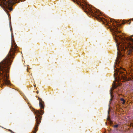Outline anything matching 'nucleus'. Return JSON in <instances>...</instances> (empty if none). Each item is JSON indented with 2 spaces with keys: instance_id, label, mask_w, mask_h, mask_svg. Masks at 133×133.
<instances>
[{
  "instance_id": "f257e3e1",
  "label": "nucleus",
  "mask_w": 133,
  "mask_h": 133,
  "mask_svg": "<svg viewBox=\"0 0 133 133\" xmlns=\"http://www.w3.org/2000/svg\"><path fill=\"white\" fill-rule=\"evenodd\" d=\"M118 50L117 57L115 60L114 65L115 73L114 75L115 81L113 82L112 86L110 90L111 96L109 102L111 104V101L114 97L113 95V90L118 86L122 84V82L130 80L131 79L128 77L126 71L122 67V63L125 58L126 50V53L129 54L131 53L133 50V44H116Z\"/></svg>"
},
{
  "instance_id": "f03ea898",
  "label": "nucleus",
  "mask_w": 133,
  "mask_h": 133,
  "mask_svg": "<svg viewBox=\"0 0 133 133\" xmlns=\"http://www.w3.org/2000/svg\"><path fill=\"white\" fill-rule=\"evenodd\" d=\"M10 30L11 36V49L6 57L0 63V84L2 87L4 85L11 86L12 84L9 80V70L10 66L12 62L11 59H13V56L15 52L18 51L17 46L15 43L13 34L12 31V28L9 21Z\"/></svg>"
},
{
  "instance_id": "7ed1b4c3",
  "label": "nucleus",
  "mask_w": 133,
  "mask_h": 133,
  "mask_svg": "<svg viewBox=\"0 0 133 133\" xmlns=\"http://www.w3.org/2000/svg\"><path fill=\"white\" fill-rule=\"evenodd\" d=\"M38 99L39 101V106L41 110H35L33 108L30 107V108L32 111L36 115L35 116V118L36 119V124L35 125V127L34 128L35 131H33V133H36L37 131L38 130V126H39V123L41 122V120L42 116H40V115H42L44 113L43 109L44 107V102L42 101L41 98L38 97Z\"/></svg>"
},
{
  "instance_id": "20e7f679",
  "label": "nucleus",
  "mask_w": 133,
  "mask_h": 133,
  "mask_svg": "<svg viewBox=\"0 0 133 133\" xmlns=\"http://www.w3.org/2000/svg\"><path fill=\"white\" fill-rule=\"evenodd\" d=\"M107 120L109 121V124L110 125L113 126L115 128H117L118 126V124H116L115 125H113V124L112 122V121H111V120L109 118V117L108 116L107 117Z\"/></svg>"
},
{
  "instance_id": "39448f33",
  "label": "nucleus",
  "mask_w": 133,
  "mask_h": 133,
  "mask_svg": "<svg viewBox=\"0 0 133 133\" xmlns=\"http://www.w3.org/2000/svg\"><path fill=\"white\" fill-rule=\"evenodd\" d=\"M120 101H121V103L122 104H124L125 103L126 101L123 98H120Z\"/></svg>"
},
{
  "instance_id": "423d86ee",
  "label": "nucleus",
  "mask_w": 133,
  "mask_h": 133,
  "mask_svg": "<svg viewBox=\"0 0 133 133\" xmlns=\"http://www.w3.org/2000/svg\"><path fill=\"white\" fill-rule=\"evenodd\" d=\"M109 109L108 111V115H109V112L110 111V106L109 105Z\"/></svg>"
},
{
  "instance_id": "0eeeda50",
  "label": "nucleus",
  "mask_w": 133,
  "mask_h": 133,
  "mask_svg": "<svg viewBox=\"0 0 133 133\" xmlns=\"http://www.w3.org/2000/svg\"><path fill=\"white\" fill-rule=\"evenodd\" d=\"M9 131L11 133H15L14 132H13L10 129H9Z\"/></svg>"
},
{
  "instance_id": "6e6552de",
  "label": "nucleus",
  "mask_w": 133,
  "mask_h": 133,
  "mask_svg": "<svg viewBox=\"0 0 133 133\" xmlns=\"http://www.w3.org/2000/svg\"><path fill=\"white\" fill-rule=\"evenodd\" d=\"M117 106H117L116 107L117 108H118L119 107V105H117Z\"/></svg>"
},
{
  "instance_id": "1a4fd4ad",
  "label": "nucleus",
  "mask_w": 133,
  "mask_h": 133,
  "mask_svg": "<svg viewBox=\"0 0 133 133\" xmlns=\"http://www.w3.org/2000/svg\"><path fill=\"white\" fill-rule=\"evenodd\" d=\"M130 21H133V18H131V19H130Z\"/></svg>"
},
{
  "instance_id": "9d476101",
  "label": "nucleus",
  "mask_w": 133,
  "mask_h": 133,
  "mask_svg": "<svg viewBox=\"0 0 133 133\" xmlns=\"http://www.w3.org/2000/svg\"><path fill=\"white\" fill-rule=\"evenodd\" d=\"M27 71L28 72V69H27Z\"/></svg>"
},
{
  "instance_id": "9b49d317",
  "label": "nucleus",
  "mask_w": 133,
  "mask_h": 133,
  "mask_svg": "<svg viewBox=\"0 0 133 133\" xmlns=\"http://www.w3.org/2000/svg\"><path fill=\"white\" fill-rule=\"evenodd\" d=\"M25 101H26V99L25 98Z\"/></svg>"
},
{
  "instance_id": "f8f14e48",
  "label": "nucleus",
  "mask_w": 133,
  "mask_h": 133,
  "mask_svg": "<svg viewBox=\"0 0 133 133\" xmlns=\"http://www.w3.org/2000/svg\"><path fill=\"white\" fill-rule=\"evenodd\" d=\"M8 16H9V15H8Z\"/></svg>"
},
{
  "instance_id": "ddd939ff",
  "label": "nucleus",
  "mask_w": 133,
  "mask_h": 133,
  "mask_svg": "<svg viewBox=\"0 0 133 133\" xmlns=\"http://www.w3.org/2000/svg\"><path fill=\"white\" fill-rule=\"evenodd\" d=\"M131 23V22H130L129 23V24H130V23Z\"/></svg>"
},
{
  "instance_id": "4468645a",
  "label": "nucleus",
  "mask_w": 133,
  "mask_h": 133,
  "mask_svg": "<svg viewBox=\"0 0 133 133\" xmlns=\"http://www.w3.org/2000/svg\"><path fill=\"white\" fill-rule=\"evenodd\" d=\"M132 127H133V125H132Z\"/></svg>"
}]
</instances>
